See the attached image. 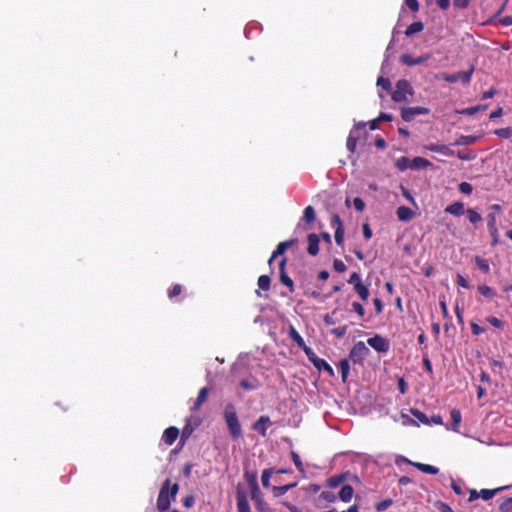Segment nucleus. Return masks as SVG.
I'll return each mask as SVG.
<instances>
[{
	"label": "nucleus",
	"instance_id": "obj_28",
	"mask_svg": "<svg viewBox=\"0 0 512 512\" xmlns=\"http://www.w3.org/2000/svg\"><path fill=\"white\" fill-rule=\"evenodd\" d=\"M424 29V24L421 21H416L410 24L405 30V35L407 37H412L413 35L421 32Z\"/></svg>",
	"mask_w": 512,
	"mask_h": 512
},
{
	"label": "nucleus",
	"instance_id": "obj_45",
	"mask_svg": "<svg viewBox=\"0 0 512 512\" xmlns=\"http://www.w3.org/2000/svg\"><path fill=\"white\" fill-rule=\"evenodd\" d=\"M475 263L477 267L484 273H488L490 271L489 263L486 259H482L480 257L475 258Z\"/></svg>",
	"mask_w": 512,
	"mask_h": 512
},
{
	"label": "nucleus",
	"instance_id": "obj_37",
	"mask_svg": "<svg viewBox=\"0 0 512 512\" xmlns=\"http://www.w3.org/2000/svg\"><path fill=\"white\" fill-rule=\"evenodd\" d=\"M354 291L358 294L361 300L366 301L369 297V289L366 285L358 284L354 287Z\"/></svg>",
	"mask_w": 512,
	"mask_h": 512
},
{
	"label": "nucleus",
	"instance_id": "obj_40",
	"mask_svg": "<svg viewBox=\"0 0 512 512\" xmlns=\"http://www.w3.org/2000/svg\"><path fill=\"white\" fill-rule=\"evenodd\" d=\"M410 163L411 161L407 157L402 156L396 160L395 166L399 171H405L410 168Z\"/></svg>",
	"mask_w": 512,
	"mask_h": 512
},
{
	"label": "nucleus",
	"instance_id": "obj_17",
	"mask_svg": "<svg viewBox=\"0 0 512 512\" xmlns=\"http://www.w3.org/2000/svg\"><path fill=\"white\" fill-rule=\"evenodd\" d=\"M396 215L400 221L408 222L414 218L415 212L411 210L409 207L400 206L396 210Z\"/></svg>",
	"mask_w": 512,
	"mask_h": 512
},
{
	"label": "nucleus",
	"instance_id": "obj_21",
	"mask_svg": "<svg viewBox=\"0 0 512 512\" xmlns=\"http://www.w3.org/2000/svg\"><path fill=\"white\" fill-rule=\"evenodd\" d=\"M288 335L290 339L300 348L303 349L306 344L303 337L299 334V332L295 329L294 326L290 325L288 329Z\"/></svg>",
	"mask_w": 512,
	"mask_h": 512
},
{
	"label": "nucleus",
	"instance_id": "obj_55",
	"mask_svg": "<svg viewBox=\"0 0 512 512\" xmlns=\"http://www.w3.org/2000/svg\"><path fill=\"white\" fill-rule=\"evenodd\" d=\"M401 188V192H402V195L410 202L412 203L415 207H417V203L414 199V197L412 196L411 192L404 186H400Z\"/></svg>",
	"mask_w": 512,
	"mask_h": 512
},
{
	"label": "nucleus",
	"instance_id": "obj_9",
	"mask_svg": "<svg viewBox=\"0 0 512 512\" xmlns=\"http://www.w3.org/2000/svg\"><path fill=\"white\" fill-rule=\"evenodd\" d=\"M367 344L371 346L375 351L380 353H386L389 351L390 343L388 339L381 335H375L367 340Z\"/></svg>",
	"mask_w": 512,
	"mask_h": 512
},
{
	"label": "nucleus",
	"instance_id": "obj_4",
	"mask_svg": "<svg viewBox=\"0 0 512 512\" xmlns=\"http://www.w3.org/2000/svg\"><path fill=\"white\" fill-rule=\"evenodd\" d=\"M226 426L233 439L237 440L243 437L242 428L235 412L226 411Z\"/></svg>",
	"mask_w": 512,
	"mask_h": 512
},
{
	"label": "nucleus",
	"instance_id": "obj_61",
	"mask_svg": "<svg viewBox=\"0 0 512 512\" xmlns=\"http://www.w3.org/2000/svg\"><path fill=\"white\" fill-rule=\"evenodd\" d=\"M333 267H334L335 271H337L339 273L346 271V265L344 264V262L342 260H339V259L334 260Z\"/></svg>",
	"mask_w": 512,
	"mask_h": 512
},
{
	"label": "nucleus",
	"instance_id": "obj_43",
	"mask_svg": "<svg viewBox=\"0 0 512 512\" xmlns=\"http://www.w3.org/2000/svg\"><path fill=\"white\" fill-rule=\"evenodd\" d=\"M499 511L500 512H512V497L505 498L499 504Z\"/></svg>",
	"mask_w": 512,
	"mask_h": 512
},
{
	"label": "nucleus",
	"instance_id": "obj_35",
	"mask_svg": "<svg viewBox=\"0 0 512 512\" xmlns=\"http://www.w3.org/2000/svg\"><path fill=\"white\" fill-rule=\"evenodd\" d=\"M410 413L422 424H425V425H429L430 426V422H429V417L421 412L420 410L416 409V408H411L410 409Z\"/></svg>",
	"mask_w": 512,
	"mask_h": 512
},
{
	"label": "nucleus",
	"instance_id": "obj_36",
	"mask_svg": "<svg viewBox=\"0 0 512 512\" xmlns=\"http://www.w3.org/2000/svg\"><path fill=\"white\" fill-rule=\"evenodd\" d=\"M314 367L318 370H324L328 372L330 375H333V369L332 367L326 362V360L319 358L314 361Z\"/></svg>",
	"mask_w": 512,
	"mask_h": 512
},
{
	"label": "nucleus",
	"instance_id": "obj_6",
	"mask_svg": "<svg viewBox=\"0 0 512 512\" xmlns=\"http://www.w3.org/2000/svg\"><path fill=\"white\" fill-rule=\"evenodd\" d=\"M370 350L363 341L355 343L349 353V359L354 363H362V361L369 355Z\"/></svg>",
	"mask_w": 512,
	"mask_h": 512
},
{
	"label": "nucleus",
	"instance_id": "obj_31",
	"mask_svg": "<svg viewBox=\"0 0 512 512\" xmlns=\"http://www.w3.org/2000/svg\"><path fill=\"white\" fill-rule=\"evenodd\" d=\"M316 219L315 209L312 206H307L303 211L302 220L305 224L309 225Z\"/></svg>",
	"mask_w": 512,
	"mask_h": 512
},
{
	"label": "nucleus",
	"instance_id": "obj_63",
	"mask_svg": "<svg viewBox=\"0 0 512 512\" xmlns=\"http://www.w3.org/2000/svg\"><path fill=\"white\" fill-rule=\"evenodd\" d=\"M435 507L439 509L441 512H454L448 504L442 501H437L435 503Z\"/></svg>",
	"mask_w": 512,
	"mask_h": 512
},
{
	"label": "nucleus",
	"instance_id": "obj_46",
	"mask_svg": "<svg viewBox=\"0 0 512 512\" xmlns=\"http://www.w3.org/2000/svg\"><path fill=\"white\" fill-rule=\"evenodd\" d=\"M377 86L381 87L382 89L388 91V92H391V82L388 78H384V77H379L377 79Z\"/></svg>",
	"mask_w": 512,
	"mask_h": 512
},
{
	"label": "nucleus",
	"instance_id": "obj_33",
	"mask_svg": "<svg viewBox=\"0 0 512 512\" xmlns=\"http://www.w3.org/2000/svg\"><path fill=\"white\" fill-rule=\"evenodd\" d=\"M338 369L341 373V378L342 380L345 382L348 375H349V372H350V364H349V360L348 359H342L340 360L339 364H338Z\"/></svg>",
	"mask_w": 512,
	"mask_h": 512
},
{
	"label": "nucleus",
	"instance_id": "obj_52",
	"mask_svg": "<svg viewBox=\"0 0 512 512\" xmlns=\"http://www.w3.org/2000/svg\"><path fill=\"white\" fill-rule=\"evenodd\" d=\"M487 108L486 105H477V106H473V107H468L466 109H464L462 111L463 114L465 115H469V116H472L474 114H476L477 112H479L480 110H485Z\"/></svg>",
	"mask_w": 512,
	"mask_h": 512
},
{
	"label": "nucleus",
	"instance_id": "obj_62",
	"mask_svg": "<svg viewBox=\"0 0 512 512\" xmlns=\"http://www.w3.org/2000/svg\"><path fill=\"white\" fill-rule=\"evenodd\" d=\"M456 283L457 285L466 289H469L471 287L467 279L461 274H457Z\"/></svg>",
	"mask_w": 512,
	"mask_h": 512
},
{
	"label": "nucleus",
	"instance_id": "obj_1",
	"mask_svg": "<svg viewBox=\"0 0 512 512\" xmlns=\"http://www.w3.org/2000/svg\"><path fill=\"white\" fill-rule=\"evenodd\" d=\"M179 486L177 483L170 484V480L167 479L159 491L157 499V508L159 511L164 512L169 509L171 500L174 499L178 493Z\"/></svg>",
	"mask_w": 512,
	"mask_h": 512
},
{
	"label": "nucleus",
	"instance_id": "obj_27",
	"mask_svg": "<svg viewBox=\"0 0 512 512\" xmlns=\"http://www.w3.org/2000/svg\"><path fill=\"white\" fill-rule=\"evenodd\" d=\"M413 466L415 468H417L418 470H420L421 472L426 473V474L436 475L439 473V469L437 467L429 465V464L416 462V463H413Z\"/></svg>",
	"mask_w": 512,
	"mask_h": 512
},
{
	"label": "nucleus",
	"instance_id": "obj_42",
	"mask_svg": "<svg viewBox=\"0 0 512 512\" xmlns=\"http://www.w3.org/2000/svg\"><path fill=\"white\" fill-rule=\"evenodd\" d=\"M478 291L481 295H483L484 297H487V298H493L496 295L494 290L487 285H479Z\"/></svg>",
	"mask_w": 512,
	"mask_h": 512
},
{
	"label": "nucleus",
	"instance_id": "obj_25",
	"mask_svg": "<svg viewBox=\"0 0 512 512\" xmlns=\"http://www.w3.org/2000/svg\"><path fill=\"white\" fill-rule=\"evenodd\" d=\"M349 473H341L338 475H333L327 480V484L330 488H336L340 486L344 481L348 479Z\"/></svg>",
	"mask_w": 512,
	"mask_h": 512
},
{
	"label": "nucleus",
	"instance_id": "obj_47",
	"mask_svg": "<svg viewBox=\"0 0 512 512\" xmlns=\"http://www.w3.org/2000/svg\"><path fill=\"white\" fill-rule=\"evenodd\" d=\"M330 225L335 230L344 229L342 220L338 214H333L330 220Z\"/></svg>",
	"mask_w": 512,
	"mask_h": 512
},
{
	"label": "nucleus",
	"instance_id": "obj_7",
	"mask_svg": "<svg viewBox=\"0 0 512 512\" xmlns=\"http://www.w3.org/2000/svg\"><path fill=\"white\" fill-rule=\"evenodd\" d=\"M430 110L426 107H403L401 108V117L406 122H411L419 115H427Z\"/></svg>",
	"mask_w": 512,
	"mask_h": 512
},
{
	"label": "nucleus",
	"instance_id": "obj_56",
	"mask_svg": "<svg viewBox=\"0 0 512 512\" xmlns=\"http://www.w3.org/2000/svg\"><path fill=\"white\" fill-rule=\"evenodd\" d=\"M320 498L330 503L336 501V495L330 491H322L320 494Z\"/></svg>",
	"mask_w": 512,
	"mask_h": 512
},
{
	"label": "nucleus",
	"instance_id": "obj_54",
	"mask_svg": "<svg viewBox=\"0 0 512 512\" xmlns=\"http://www.w3.org/2000/svg\"><path fill=\"white\" fill-rule=\"evenodd\" d=\"M459 191L463 194L469 195L473 191V186L468 182H461L459 184Z\"/></svg>",
	"mask_w": 512,
	"mask_h": 512
},
{
	"label": "nucleus",
	"instance_id": "obj_50",
	"mask_svg": "<svg viewBox=\"0 0 512 512\" xmlns=\"http://www.w3.org/2000/svg\"><path fill=\"white\" fill-rule=\"evenodd\" d=\"M392 503H393L392 499H390V498L389 499H384L381 502L376 504L375 509L378 512L385 511L386 509H388L392 505Z\"/></svg>",
	"mask_w": 512,
	"mask_h": 512
},
{
	"label": "nucleus",
	"instance_id": "obj_29",
	"mask_svg": "<svg viewBox=\"0 0 512 512\" xmlns=\"http://www.w3.org/2000/svg\"><path fill=\"white\" fill-rule=\"evenodd\" d=\"M354 489L351 485H344L342 486L340 492H339V498L343 502H349L353 497Z\"/></svg>",
	"mask_w": 512,
	"mask_h": 512
},
{
	"label": "nucleus",
	"instance_id": "obj_53",
	"mask_svg": "<svg viewBox=\"0 0 512 512\" xmlns=\"http://www.w3.org/2000/svg\"><path fill=\"white\" fill-rule=\"evenodd\" d=\"M182 286L180 284H175L171 289L168 290V297L173 299L174 297L180 295L182 293Z\"/></svg>",
	"mask_w": 512,
	"mask_h": 512
},
{
	"label": "nucleus",
	"instance_id": "obj_5",
	"mask_svg": "<svg viewBox=\"0 0 512 512\" xmlns=\"http://www.w3.org/2000/svg\"><path fill=\"white\" fill-rule=\"evenodd\" d=\"M251 499L258 512H272V509L264 500V495L261 492L258 483H252Z\"/></svg>",
	"mask_w": 512,
	"mask_h": 512
},
{
	"label": "nucleus",
	"instance_id": "obj_18",
	"mask_svg": "<svg viewBox=\"0 0 512 512\" xmlns=\"http://www.w3.org/2000/svg\"><path fill=\"white\" fill-rule=\"evenodd\" d=\"M427 59H429V56H420L417 58H413L410 54H404L401 56V62L407 66H415L420 65L424 63Z\"/></svg>",
	"mask_w": 512,
	"mask_h": 512
},
{
	"label": "nucleus",
	"instance_id": "obj_15",
	"mask_svg": "<svg viewBox=\"0 0 512 512\" xmlns=\"http://www.w3.org/2000/svg\"><path fill=\"white\" fill-rule=\"evenodd\" d=\"M424 148L426 150H429L431 152H437V153H440V154H443L445 156H454L455 152L450 149L447 145H444V144H428V145H425Z\"/></svg>",
	"mask_w": 512,
	"mask_h": 512
},
{
	"label": "nucleus",
	"instance_id": "obj_12",
	"mask_svg": "<svg viewBox=\"0 0 512 512\" xmlns=\"http://www.w3.org/2000/svg\"><path fill=\"white\" fill-rule=\"evenodd\" d=\"M237 510L238 512H251L250 505L247 499V493L245 490L237 488Z\"/></svg>",
	"mask_w": 512,
	"mask_h": 512
},
{
	"label": "nucleus",
	"instance_id": "obj_23",
	"mask_svg": "<svg viewBox=\"0 0 512 512\" xmlns=\"http://www.w3.org/2000/svg\"><path fill=\"white\" fill-rule=\"evenodd\" d=\"M208 393H209L208 387H203L202 389H200L198 396H197L193 406L191 407L192 411H197L198 409H200L202 404L207 400Z\"/></svg>",
	"mask_w": 512,
	"mask_h": 512
},
{
	"label": "nucleus",
	"instance_id": "obj_30",
	"mask_svg": "<svg viewBox=\"0 0 512 512\" xmlns=\"http://www.w3.org/2000/svg\"><path fill=\"white\" fill-rule=\"evenodd\" d=\"M479 139V136L475 135H461L455 142V146L470 145L475 143Z\"/></svg>",
	"mask_w": 512,
	"mask_h": 512
},
{
	"label": "nucleus",
	"instance_id": "obj_58",
	"mask_svg": "<svg viewBox=\"0 0 512 512\" xmlns=\"http://www.w3.org/2000/svg\"><path fill=\"white\" fill-rule=\"evenodd\" d=\"M335 242L338 246H342L344 242V229H337L334 233Z\"/></svg>",
	"mask_w": 512,
	"mask_h": 512
},
{
	"label": "nucleus",
	"instance_id": "obj_14",
	"mask_svg": "<svg viewBox=\"0 0 512 512\" xmlns=\"http://www.w3.org/2000/svg\"><path fill=\"white\" fill-rule=\"evenodd\" d=\"M179 436V429L175 426L168 427L162 436V440L168 446H171Z\"/></svg>",
	"mask_w": 512,
	"mask_h": 512
},
{
	"label": "nucleus",
	"instance_id": "obj_60",
	"mask_svg": "<svg viewBox=\"0 0 512 512\" xmlns=\"http://www.w3.org/2000/svg\"><path fill=\"white\" fill-rule=\"evenodd\" d=\"M346 333H347V326L346 325L334 328L332 330V334H334L338 338L344 337Z\"/></svg>",
	"mask_w": 512,
	"mask_h": 512
},
{
	"label": "nucleus",
	"instance_id": "obj_26",
	"mask_svg": "<svg viewBox=\"0 0 512 512\" xmlns=\"http://www.w3.org/2000/svg\"><path fill=\"white\" fill-rule=\"evenodd\" d=\"M430 165H431V163L427 159L422 158V157H414L411 160L410 168L413 170H420V169H425V168L429 167Z\"/></svg>",
	"mask_w": 512,
	"mask_h": 512
},
{
	"label": "nucleus",
	"instance_id": "obj_24",
	"mask_svg": "<svg viewBox=\"0 0 512 512\" xmlns=\"http://www.w3.org/2000/svg\"><path fill=\"white\" fill-rule=\"evenodd\" d=\"M509 486H502L495 489H482L479 492L480 498H482L484 501H488L492 499L496 494L499 492L508 489Z\"/></svg>",
	"mask_w": 512,
	"mask_h": 512
},
{
	"label": "nucleus",
	"instance_id": "obj_19",
	"mask_svg": "<svg viewBox=\"0 0 512 512\" xmlns=\"http://www.w3.org/2000/svg\"><path fill=\"white\" fill-rule=\"evenodd\" d=\"M307 252L312 256H316L319 252V237L314 233L308 235Z\"/></svg>",
	"mask_w": 512,
	"mask_h": 512
},
{
	"label": "nucleus",
	"instance_id": "obj_13",
	"mask_svg": "<svg viewBox=\"0 0 512 512\" xmlns=\"http://www.w3.org/2000/svg\"><path fill=\"white\" fill-rule=\"evenodd\" d=\"M296 242H297V239H289V240L280 242L277 245L276 249L273 251V253L268 261L269 265H271L272 261L275 258H277L280 255H283L287 251V249L292 247Z\"/></svg>",
	"mask_w": 512,
	"mask_h": 512
},
{
	"label": "nucleus",
	"instance_id": "obj_41",
	"mask_svg": "<svg viewBox=\"0 0 512 512\" xmlns=\"http://www.w3.org/2000/svg\"><path fill=\"white\" fill-rule=\"evenodd\" d=\"M270 283H271V279L268 275H261L258 278V286L262 290H265V291L269 290Z\"/></svg>",
	"mask_w": 512,
	"mask_h": 512
},
{
	"label": "nucleus",
	"instance_id": "obj_34",
	"mask_svg": "<svg viewBox=\"0 0 512 512\" xmlns=\"http://www.w3.org/2000/svg\"><path fill=\"white\" fill-rule=\"evenodd\" d=\"M296 486V483L292 484H286L282 486H273L272 491L275 497H280L284 494H286L290 489L294 488Z\"/></svg>",
	"mask_w": 512,
	"mask_h": 512
},
{
	"label": "nucleus",
	"instance_id": "obj_2",
	"mask_svg": "<svg viewBox=\"0 0 512 512\" xmlns=\"http://www.w3.org/2000/svg\"><path fill=\"white\" fill-rule=\"evenodd\" d=\"M253 357L250 354H240L231 366V377L236 381L252 374Z\"/></svg>",
	"mask_w": 512,
	"mask_h": 512
},
{
	"label": "nucleus",
	"instance_id": "obj_39",
	"mask_svg": "<svg viewBox=\"0 0 512 512\" xmlns=\"http://www.w3.org/2000/svg\"><path fill=\"white\" fill-rule=\"evenodd\" d=\"M274 473V470L272 468L264 469L261 475V482L263 487L269 488L270 487V478L272 474Z\"/></svg>",
	"mask_w": 512,
	"mask_h": 512
},
{
	"label": "nucleus",
	"instance_id": "obj_59",
	"mask_svg": "<svg viewBox=\"0 0 512 512\" xmlns=\"http://www.w3.org/2000/svg\"><path fill=\"white\" fill-rule=\"evenodd\" d=\"M348 283L353 285V288L358 284H362L361 277L357 272H353L348 279Z\"/></svg>",
	"mask_w": 512,
	"mask_h": 512
},
{
	"label": "nucleus",
	"instance_id": "obj_49",
	"mask_svg": "<svg viewBox=\"0 0 512 512\" xmlns=\"http://www.w3.org/2000/svg\"><path fill=\"white\" fill-rule=\"evenodd\" d=\"M457 157L460 160L470 161V160L475 159L476 155L470 151L459 150L457 152Z\"/></svg>",
	"mask_w": 512,
	"mask_h": 512
},
{
	"label": "nucleus",
	"instance_id": "obj_8",
	"mask_svg": "<svg viewBox=\"0 0 512 512\" xmlns=\"http://www.w3.org/2000/svg\"><path fill=\"white\" fill-rule=\"evenodd\" d=\"M473 72L474 67L472 66L468 71H460L452 74H447L444 76L443 79L449 83L462 82L463 84H468L471 81Z\"/></svg>",
	"mask_w": 512,
	"mask_h": 512
},
{
	"label": "nucleus",
	"instance_id": "obj_22",
	"mask_svg": "<svg viewBox=\"0 0 512 512\" xmlns=\"http://www.w3.org/2000/svg\"><path fill=\"white\" fill-rule=\"evenodd\" d=\"M450 417H451L450 429L453 430L454 432H459L460 424L462 421V415H461L460 410L452 409L450 412Z\"/></svg>",
	"mask_w": 512,
	"mask_h": 512
},
{
	"label": "nucleus",
	"instance_id": "obj_20",
	"mask_svg": "<svg viewBox=\"0 0 512 512\" xmlns=\"http://www.w3.org/2000/svg\"><path fill=\"white\" fill-rule=\"evenodd\" d=\"M464 203L453 202L445 208V212L453 216H461L465 213Z\"/></svg>",
	"mask_w": 512,
	"mask_h": 512
},
{
	"label": "nucleus",
	"instance_id": "obj_16",
	"mask_svg": "<svg viewBox=\"0 0 512 512\" xmlns=\"http://www.w3.org/2000/svg\"><path fill=\"white\" fill-rule=\"evenodd\" d=\"M271 424V420L268 416H260L259 419L253 424V429L262 436L266 435L268 425Z\"/></svg>",
	"mask_w": 512,
	"mask_h": 512
},
{
	"label": "nucleus",
	"instance_id": "obj_44",
	"mask_svg": "<svg viewBox=\"0 0 512 512\" xmlns=\"http://www.w3.org/2000/svg\"><path fill=\"white\" fill-rule=\"evenodd\" d=\"M494 134H496L500 138L508 139L512 136V128L505 127V128L496 129L494 131Z\"/></svg>",
	"mask_w": 512,
	"mask_h": 512
},
{
	"label": "nucleus",
	"instance_id": "obj_48",
	"mask_svg": "<svg viewBox=\"0 0 512 512\" xmlns=\"http://www.w3.org/2000/svg\"><path fill=\"white\" fill-rule=\"evenodd\" d=\"M487 228L489 230L498 229L497 227V217L494 213H489L487 215Z\"/></svg>",
	"mask_w": 512,
	"mask_h": 512
},
{
	"label": "nucleus",
	"instance_id": "obj_11",
	"mask_svg": "<svg viewBox=\"0 0 512 512\" xmlns=\"http://www.w3.org/2000/svg\"><path fill=\"white\" fill-rule=\"evenodd\" d=\"M287 263V258L283 257L279 262V278L280 282L289 288L290 292L294 291V283L293 280L287 275L285 271V266Z\"/></svg>",
	"mask_w": 512,
	"mask_h": 512
},
{
	"label": "nucleus",
	"instance_id": "obj_64",
	"mask_svg": "<svg viewBox=\"0 0 512 512\" xmlns=\"http://www.w3.org/2000/svg\"><path fill=\"white\" fill-rule=\"evenodd\" d=\"M487 321L495 328H502L504 326L503 321L498 319L497 317H488Z\"/></svg>",
	"mask_w": 512,
	"mask_h": 512
},
{
	"label": "nucleus",
	"instance_id": "obj_38",
	"mask_svg": "<svg viewBox=\"0 0 512 512\" xmlns=\"http://www.w3.org/2000/svg\"><path fill=\"white\" fill-rule=\"evenodd\" d=\"M356 145H357V137L354 135V129H352L348 135L346 147L351 153H353V152H355Z\"/></svg>",
	"mask_w": 512,
	"mask_h": 512
},
{
	"label": "nucleus",
	"instance_id": "obj_3",
	"mask_svg": "<svg viewBox=\"0 0 512 512\" xmlns=\"http://www.w3.org/2000/svg\"><path fill=\"white\" fill-rule=\"evenodd\" d=\"M414 94V90L409 83V81L405 79H401L397 81L395 89L391 92V97L394 102H407L408 96H412Z\"/></svg>",
	"mask_w": 512,
	"mask_h": 512
},
{
	"label": "nucleus",
	"instance_id": "obj_10",
	"mask_svg": "<svg viewBox=\"0 0 512 512\" xmlns=\"http://www.w3.org/2000/svg\"><path fill=\"white\" fill-rule=\"evenodd\" d=\"M237 381L239 386L245 391L257 390L261 386L259 379L256 378L253 374L240 378Z\"/></svg>",
	"mask_w": 512,
	"mask_h": 512
},
{
	"label": "nucleus",
	"instance_id": "obj_57",
	"mask_svg": "<svg viewBox=\"0 0 512 512\" xmlns=\"http://www.w3.org/2000/svg\"><path fill=\"white\" fill-rule=\"evenodd\" d=\"M302 350L304 351V353L308 357L309 361L314 365V361L318 359V356L307 345Z\"/></svg>",
	"mask_w": 512,
	"mask_h": 512
},
{
	"label": "nucleus",
	"instance_id": "obj_32",
	"mask_svg": "<svg viewBox=\"0 0 512 512\" xmlns=\"http://www.w3.org/2000/svg\"><path fill=\"white\" fill-rule=\"evenodd\" d=\"M466 215H467V218L469 220V222L473 225H477L478 223H480L482 221V216L480 213H478L475 209H472V208H468L466 211H465Z\"/></svg>",
	"mask_w": 512,
	"mask_h": 512
},
{
	"label": "nucleus",
	"instance_id": "obj_51",
	"mask_svg": "<svg viewBox=\"0 0 512 512\" xmlns=\"http://www.w3.org/2000/svg\"><path fill=\"white\" fill-rule=\"evenodd\" d=\"M291 458H292V461L295 464L297 470L300 472H304L303 463L300 459V456L295 451L291 452Z\"/></svg>",
	"mask_w": 512,
	"mask_h": 512
}]
</instances>
